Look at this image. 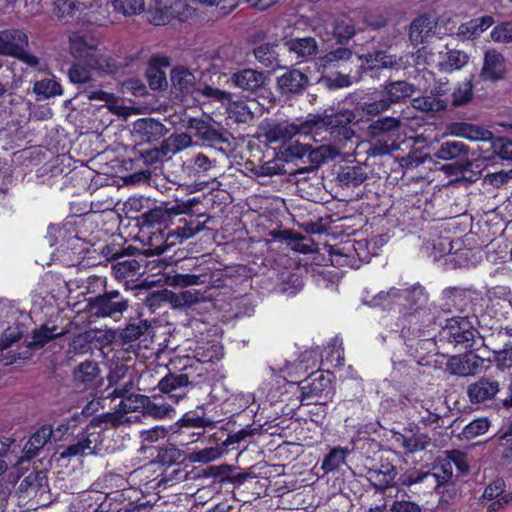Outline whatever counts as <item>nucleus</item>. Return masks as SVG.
<instances>
[{
  "instance_id": "56",
  "label": "nucleus",
  "mask_w": 512,
  "mask_h": 512,
  "mask_svg": "<svg viewBox=\"0 0 512 512\" xmlns=\"http://www.w3.org/2000/svg\"><path fill=\"white\" fill-rule=\"evenodd\" d=\"M361 111L368 116H376L390 109V104L383 98L374 101H365L359 104Z\"/></svg>"
},
{
  "instance_id": "28",
  "label": "nucleus",
  "mask_w": 512,
  "mask_h": 512,
  "mask_svg": "<svg viewBox=\"0 0 512 512\" xmlns=\"http://www.w3.org/2000/svg\"><path fill=\"white\" fill-rule=\"evenodd\" d=\"M450 130L452 134L471 141H487L493 136L489 130L469 123H454Z\"/></svg>"
},
{
  "instance_id": "14",
  "label": "nucleus",
  "mask_w": 512,
  "mask_h": 512,
  "mask_svg": "<svg viewBox=\"0 0 512 512\" xmlns=\"http://www.w3.org/2000/svg\"><path fill=\"white\" fill-rule=\"evenodd\" d=\"M191 382L185 373H168L158 382L159 390L178 403L186 395Z\"/></svg>"
},
{
  "instance_id": "46",
  "label": "nucleus",
  "mask_w": 512,
  "mask_h": 512,
  "mask_svg": "<svg viewBox=\"0 0 512 512\" xmlns=\"http://www.w3.org/2000/svg\"><path fill=\"white\" fill-rule=\"evenodd\" d=\"M88 66L93 68V70H97L105 74H115L119 68L117 62L113 58L100 55L98 52L95 54L92 60H90Z\"/></svg>"
},
{
  "instance_id": "24",
  "label": "nucleus",
  "mask_w": 512,
  "mask_h": 512,
  "mask_svg": "<svg viewBox=\"0 0 512 512\" xmlns=\"http://www.w3.org/2000/svg\"><path fill=\"white\" fill-rule=\"evenodd\" d=\"M53 436L54 432L50 425L41 426L26 442L23 448L24 457L31 459L38 455L39 451L52 439Z\"/></svg>"
},
{
  "instance_id": "26",
  "label": "nucleus",
  "mask_w": 512,
  "mask_h": 512,
  "mask_svg": "<svg viewBox=\"0 0 512 512\" xmlns=\"http://www.w3.org/2000/svg\"><path fill=\"white\" fill-rule=\"evenodd\" d=\"M369 70L394 68L400 65L401 58L386 50H375L363 56Z\"/></svg>"
},
{
  "instance_id": "42",
  "label": "nucleus",
  "mask_w": 512,
  "mask_h": 512,
  "mask_svg": "<svg viewBox=\"0 0 512 512\" xmlns=\"http://www.w3.org/2000/svg\"><path fill=\"white\" fill-rule=\"evenodd\" d=\"M143 414L155 419L172 418L175 415V409L169 403L152 401L148 397Z\"/></svg>"
},
{
  "instance_id": "25",
  "label": "nucleus",
  "mask_w": 512,
  "mask_h": 512,
  "mask_svg": "<svg viewBox=\"0 0 512 512\" xmlns=\"http://www.w3.org/2000/svg\"><path fill=\"white\" fill-rule=\"evenodd\" d=\"M436 22L428 15H421L414 19L410 25L409 38L413 44L423 43L434 34Z\"/></svg>"
},
{
  "instance_id": "44",
  "label": "nucleus",
  "mask_w": 512,
  "mask_h": 512,
  "mask_svg": "<svg viewBox=\"0 0 512 512\" xmlns=\"http://www.w3.org/2000/svg\"><path fill=\"white\" fill-rule=\"evenodd\" d=\"M222 105H226L229 115L231 118H235V120L239 123H248L253 119V113L250 107L242 102H233L232 94L230 93V101L226 103H221Z\"/></svg>"
},
{
  "instance_id": "20",
  "label": "nucleus",
  "mask_w": 512,
  "mask_h": 512,
  "mask_svg": "<svg viewBox=\"0 0 512 512\" xmlns=\"http://www.w3.org/2000/svg\"><path fill=\"white\" fill-rule=\"evenodd\" d=\"M309 85L306 74L297 69H291L277 78V86L282 94L292 95L302 93Z\"/></svg>"
},
{
  "instance_id": "59",
  "label": "nucleus",
  "mask_w": 512,
  "mask_h": 512,
  "mask_svg": "<svg viewBox=\"0 0 512 512\" xmlns=\"http://www.w3.org/2000/svg\"><path fill=\"white\" fill-rule=\"evenodd\" d=\"M491 38L498 43L512 42V21L502 22L491 31Z\"/></svg>"
},
{
  "instance_id": "1",
  "label": "nucleus",
  "mask_w": 512,
  "mask_h": 512,
  "mask_svg": "<svg viewBox=\"0 0 512 512\" xmlns=\"http://www.w3.org/2000/svg\"><path fill=\"white\" fill-rule=\"evenodd\" d=\"M355 120L351 110L337 113L309 114L302 121V132L305 136H312L315 141H334L338 144L351 140L354 131L349 124Z\"/></svg>"
},
{
  "instance_id": "63",
  "label": "nucleus",
  "mask_w": 512,
  "mask_h": 512,
  "mask_svg": "<svg viewBox=\"0 0 512 512\" xmlns=\"http://www.w3.org/2000/svg\"><path fill=\"white\" fill-rule=\"evenodd\" d=\"M451 461L452 467L455 466L459 474L467 473L469 470V464L467 461V455L459 450H452L447 452L446 455Z\"/></svg>"
},
{
  "instance_id": "39",
  "label": "nucleus",
  "mask_w": 512,
  "mask_h": 512,
  "mask_svg": "<svg viewBox=\"0 0 512 512\" xmlns=\"http://www.w3.org/2000/svg\"><path fill=\"white\" fill-rule=\"evenodd\" d=\"M53 13L63 22H70L74 19L79 9L78 0H53Z\"/></svg>"
},
{
  "instance_id": "9",
  "label": "nucleus",
  "mask_w": 512,
  "mask_h": 512,
  "mask_svg": "<svg viewBox=\"0 0 512 512\" xmlns=\"http://www.w3.org/2000/svg\"><path fill=\"white\" fill-rule=\"evenodd\" d=\"M102 447L103 436L101 432L87 429L78 434L74 442L60 451L59 455L62 459L100 455Z\"/></svg>"
},
{
  "instance_id": "23",
  "label": "nucleus",
  "mask_w": 512,
  "mask_h": 512,
  "mask_svg": "<svg viewBox=\"0 0 512 512\" xmlns=\"http://www.w3.org/2000/svg\"><path fill=\"white\" fill-rule=\"evenodd\" d=\"M290 53H294L300 61H308L318 51V44L312 37L293 38L285 42Z\"/></svg>"
},
{
  "instance_id": "36",
  "label": "nucleus",
  "mask_w": 512,
  "mask_h": 512,
  "mask_svg": "<svg viewBox=\"0 0 512 512\" xmlns=\"http://www.w3.org/2000/svg\"><path fill=\"white\" fill-rule=\"evenodd\" d=\"M412 105L420 111L436 113L444 111L447 107V102L437 95L430 94L414 98Z\"/></svg>"
},
{
  "instance_id": "53",
  "label": "nucleus",
  "mask_w": 512,
  "mask_h": 512,
  "mask_svg": "<svg viewBox=\"0 0 512 512\" xmlns=\"http://www.w3.org/2000/svg\"><path fill=\"white\" fill-rule=\"evenodd\" d=\"M33 89L36 94L43 95L45 98L62 94V87L60 83L53 79H43L37 81Z\"/></svg>"
},
{
  "instance_id": "12",
  "label": "nucleus",
  "mask_w": 512,
  "mask_h": 512,
  "mask_svg": "<svg viewBox=\"0 0 512 512\" xmlns=\"http://www.w3.org/2000/svg\"><path fill=\"white\" fill-rule=\"evenodd\" d=\"M451 461L446 456L439 461V464L434 467V472L417 473L415 477L409 476L402 480V484L411 485L413 483L428 482L430 484H437V487L447 483L453 475Z\"/></svg>"
},
{
  "instance_id": "15",
  "label": "nucleus",
  "mask_w": 512,
  "mask_h": 512,
  "mask_svg": "<svg viewBox=\"0 0 512 512\" xmlns=\"http://www.w3.org/2000/svg\"><path fill=\"white\" fill-rule=\"evenodd\" d=\"M499 391V382L489 377H481L467 387V395L472 404L491 401Z\"/></svg>"
},
{
  "instance_id": "48",
  "label": "nucleus",
  "mask_w": 512,
  "mask_h": 512,
  "mask_svg": "<svg viewBox=\"0 0 512 512\" xmlns=\"http://www.w3.org/2000/svg\"><path fill=\"white\" fill-rule=\"evenodd\" d=\"M146 403H148V396L141 394H130L120 401L119 410L123 413H131L142 411L144 413Z\"/></svg>"
},
{
  "instance_id": "31",
  "label": "nucleus",
  "mask_w": 512,
  "mask_h": 512,
  "mask_svg": "<svg viewBox=\"0 0 512 512\" xmlns=\"http://www.w3.org/2000/svg\"><path fill=\"white\" fill-rule=\"evenodd\" d=\"M397 474L395 466L390 463H381L379 469L371 473V479H374L377 490L384 491L394 486Z\"/></svg>"
},
{
  "instance_id": "33",
  "label": "nucleus",
  "mask_w": 512,
  "mask_h": 512,
  "mask_svg": "<svg viewBox=\"0 0 512 512\" xmlns=\"http://www.w3.org/2000/svg\"><path fill=\"white\" fill-rule=\"evenodd\" d=\"M404 299L408 302L409 309L412 313H419L420 311L425 312V308L428 304V294L422 286L417 285L405 289Z\"/></svg>"
},
{
  "instance_id": "19",
  "label": "nucleus",
  "mask_w": 512,
  "mask_h": 512,
  "mask_svg": "<svg viewBox=\"0 0 512 512\" xmlns=\"http://www.w3.org/2000/svg\"><path fill=\"white\" fill-rule=\"evenodd\" d=\"M229 81L243 91L256 92L263 87L266 76L261 71L247 68L233 73Z\"/></svg>"
},
{
  "instance_id": "13",
  "label": "nucleus",
  "mask_w": 512,
  "mask_h": 512,
  "mask_svg": "<svg viewBox=\"0 0 512 512\" xmlns=\"http://www.w3.org/2000/svg\"><path fill=\"white\" fill-rule=\"evenodd\" d=\"M168 132L160 121L153 118H142L133 124V136L139 143L155 142Z\"/></svg>"
},
{
  "instance_id": "2",
  "label": "nucleus",
  "mask_w": 512,
  "mask_h": 512,
  "mask_svg": "<svg viewBox=\"0 0 512 512\" xmlns=\"http://www.w3.org/2000/svg\"><path fill=\"white\" fill-rule=\"evenodd\" d=\"M402 127L400 118L381 117L367 127V135L373 141L369 155L384 156L400 148L399 136Z\"/></svg>"
},
{
  "instance_id": "37",
  "label": "nucleus",
  "mask_w": 512,
  "mask_h": 512,
  "mask_svg": "<svg viewBox=\"0 0 512 512\" xmlns=\"http://www.w3.org/2000/svg\"><path fill=\"white\" fill-rule=\"evenodd\" d=\"M310 150L309 144H302L299 141H290L283 143L280 147V153L286 162H294L308 156Z\"/></svg>"
},
{
  "instance_id": "49",
  "label": "nucleus",
  "mask_w": 512,
  "mask_h": 512,
  "mask_svg": "<svg viewBox=\"0 0 512 512\" xmlns=\"http://www.w3.org/2000/svg\"><path fill=\"white\" fill-rule=\"evenodd\" d=\"M47 477L43 471L30 473L20 483V492H28L29 490L35 493L46 485Z\"/></svg>"
},
{
  "instance_id": "41",
  "label": "nucleus",
  "mask_w": 512,
  "mask_h": 512,
  "mask_svg": "<svg viewBox=\"0 0 512 512\" xmlns=\"http://www.w3.org/2000/svg\"><path fill=\"white\" fill-rule=\"evenodd\" d=\"M353 53L351 49L347 47H338L320 58V65L323 68L338 67L342 63L349 61Z\"/></svg>"
},
{
  "instance_id": "58",
  "label": "nucleus",
  "mask_w": 512,
  "mask_h": 512,
  "mask_svg": "<svg viewBox=\"0 0 512 512\" xmlns=\"http://www.w3.org/2000/svg\"><path fill=\"white\" fill-rule=\"evenodd\" d=\"M471 80H466L459 84L452 94V104L454 106H462L467 104L472 98Z\"/></svg>"
},
{
  "instance_id": "35",
  "label": "nucleus",
  "mask_w": 512,
  "mask_h": 512,
  "mask_svg": "<svg viewBox=\"0 0 512 512\" xmlns=\"http://www.w3.org/2000/svg\"><path fill=\"white\" fill-rule=\"evenodd\" d=\"M150 328L147 320H137L128 323L118 332V338L125 344L138 340Z\"/></svg>"
},
{
  "instance_id": "57",
  "label": "nucleus",
  "mask_w": 512,
  "mask_h": 512,
  "mask_svg": "<svg viewBox=\"0 0 512 512\" xmlns=\"http://www.w3.org/2000/svg\"><path fill=\"white\" fill-rule=\"evenodd\" d=\"M344 462L345 451L343 449L334 448L323 460L321 468L325 472L334 471L338 469Z\"/></svg>"
},
{
  "instance_id": "52",
  "label": "nucleus",
  "mask_w": 512,
  "mask_h": 512,
  "mask_svg": "<svg viewBox=\"0 0 512 512\" xmlns=\"http://www.w3.org/2000/svg\"><path fill=\"white\" fill-rule=\"evenodd\" d=\"M498 455L506 462L512 461V423L498 438Z\"/></svg>"
},
{
  "instance_id": "8",
  "label": "nucleus",
  "mask_w": 512,
  "mask_h": 512,
  "mask_svg": "<svg viewBox=\"0 0 512 512\" xmlns=\"http://www.w3.org/2000/svg\"><path fill=\"white\" fill-rule=\"evenodd\" d=\"M198 203L199 201L196 198L188 200L177 199L173 203H164L143 214V225L151 228H154L156 225H163L166 228L174 217L190 213Z\"/></svg>"
},
{
  "instance_id": "18",
  "label": "nucleus",
  "mask_w": 512,
  "mask_h": 512,
  "mask_svg": "<svg viewBox=\"0 0 512 512\" xmlns=\"http://www.w3.org/2000/svg\"><path fill=\"white\" fill-rule=\"evenodd\" d=\"M436 67L445 73L462 69L469 62L466 52L458 49H449L447 46L437 52Z\"/></svg>"
},
{
  "instance_id": "32",
  "label": "nucleus",
  "mask_w": 512,
  "mask_h": 512,
  "mask_svg": "<svg viewBox=\"0 0 512 512\" xmlns=\"http://www.w3.org/2000/svg\"><path fill=\"white\" fill-rule=\"evenodd\" d=\"M366 178L367 174L360 166L341 167L337 175L340 184L345 187H357L361 185Z\"/></svg>"
},
{
  "instance_id": "4",
  "label": "nucleus",
  "mask_w": 512,
  "mask_h": 512,
  "mask_svg": "<svg viewBox=\"0 0 512 512\" xmlns=\"http://www.w3.org/2000/svg\"><path fill=\"white\" fill-rule=\"evenodd\" d=\"M173 87L182 94L192 95L195 99L203 96L213 101L226 103L230 101V93L196 81L195 75L185 67H175L171 71Z\"/></svg>"
},
{
  "instance_id": "17",
  "label": "nucleus",
  "mask_w": 512,
  "mask_h": 512,
  "mask_svg": "<svg viewBox=\"0 0 512 512\" xmlns=\"http://www.w3.org/2000/svg\"><path fill=\"white\" fill-rule=\"evenodd\" d=\"M70 52L76 60L83 61L86 65L92 60L97 51V40L94 38L73 33L69 37Z\"/></svg>"
},
{
  "instance_id": "22",
  "label": "nucleus",
  "mask_w": 512,
  "mask_h": 512,
  "mask_svg": "<svg viewBox=\"0 0 512 512\" xmlns=\"http://www.w3.org/2000/svg\"><path fill=\"white\" fill-rule=\"evenodd\" d=\"M415 92V85L404 80L388 82L385 84L383 89V95L389 102L390 106L404 102Z\"/></svg>"
},
{
  "instance_id": "40",
  "label": "nucleus",
  "mask_w": 512,
  "mask_h": 512,
  "mask_svg": "<svg viewBox=\"0 0 512 512\" xmlns=\"http://www.w3.org/2000/svg\"><path fill=\"white\" fill-rule=\"evenodd\" d=\"M66 332L64 330L57 331V327H48L46 325H42L39 329H35L32 333V340L29 342V346H33L36 348L43 347L49 341L64 335Z\"/></svg>"
},
{
  "instance_id": "30",
  "label": "nucleus",
  "mask_w": 512,
  "mask_h": 512,
  "mask_svg": "<svg viewBox=\"0 0 512 512\" xmlns=\"http://www.w3.org/2000/svg\"><path fill=\"white\" fill-rule=\"evenodd\" d=\"M332 33L341 44L348 42L355 35L354 21L346 14H339L331 23Z\"/></svg>"
},
{
  "instance_id": "54",
  "label": "nucleus",
  "mask_w": 512,
  "mask_h": 512,
  "mask_svg": "<svg viewBox=\"0 0 512 512\" xmlns=\"http://www.w3.org/2000/svg\"><path fill=\"white\" fill-rule=\"evenodd\" d=\"M484 347H486L495 354V361L499 365L505 368L512 367V345L506 344L502 349L497 350L492 345V339H488L486 344H484Z\"/></svg>"
},
{
  "instance_id": "21",
  "label": "nucleus",
  "mask_w": 512,
  "mask_h": 512,
  "mask_svg": "<svg viewBox=\"0 0 512 512\" xmlns=\"http://www.w3.org/2000/svg\"><path fill=\"white\" fill-rule=\"evenodd\" d=\"M506 71L505 59L496 50H489L484 55V64L480 73L483 80L497 81L504 77Z\"/></svg>"
},
{
  "instance_id": "11",
  "label": "nucleus",
  "mask_w": 512,
  "mask_h": 512,
  "mask_svg": "<svg viewBox=\"0 0 512 512\" xmlns=\"http://www.w3.org/2000/svg\"><path fill=\"white\" fill-rule=\"evenodd\" d=\"M181 122L183 127L194 132L195 137L202 141L203 145L214 146L228 141L226 133L201 118L187 117Z\"/></svg>"
},
{
  "instance_id": "50",
  "label": "nucleus",
  "mask_w": 512,
  "mask_h": 512,
  "mask_svg": "<svg viewBox=\"0 0 512 512\" xmlns=\"http://www.w3.org/2000/svg\"><path fill=\"white\" fill-rule=\"evenodd\" d=\"M91 70L83 61L77 60L69 69L68 77L72 83L83 84L91 79Z\"/></svg>"
},
{
  "instance_id": "60",
  "label": "nucleus",
  "mask_w": 512,
  "mask_h": 512,
  "mask_svg": "<svg viewBox=\"0 0 512 512\" xmlns=\"http://www.w3.org/2000/svg\"><path fill=\"white\" fill-rule=\"evenodd\" d=\"M223 451L220 447H208L191 454L193 462L209 463L221 457Z\"/></svg>"
},
{
  "instance_id": "38",
  "label": "nucleus",
  "mask_w": 512,
  "mask_h": 512,
  "mask_svg": "<svg viewBox=\"0 0 512 512\" xmlns=\"http://www.w3.org/2000/svg\"><path fill=\"white\" fill-rule=\"evenodd\" d=\"M163 143L170 158H172L173 155L193 146L192 137L186 133H173L166 138Z\"/></svg>"
},
{
  "instance_id": "47",
  "label": "nucleus",
  "mask_w": 512,
  "mask_h": 512,
  "mask_svg": "<svg viewBox=\"0 0 512 512\" xmlns=\"http://www.w3.org/2000/svg\"><path fill=\"white\" fill-rule=\"evenodd\" d=\"M138 158L141 159L145 165H154L158 162H164L171 159L163 142L159 147L139 151Z\"/></svg>"
},
{
  "instance_id": "51",
  "label": "nucleus",
  "mask_w": 512,
  "mask_h": 512,
  "mask_svg": "<svg viewBox=\"0 0 512 512\" xmlns=\"http://www.w3.org/2000/svg\"><path fill=\"white\" fill-rule=\"evenodd\" d=\"M113 8L125 16H134L144 10V0H112Z\"/></svg>"
},
{
  "instance_id": "6",
  "label": "nucleus",
  "mask_w": 512,
  "mask_h": 512,
  "mask_svg": "<svg viewBox=\"0 0 512 512\" xmlns=\"http://www.w3.org/2000/svg\"><path fill=\"white\" fill-rule=\"evenodd\" d=\"M182 221L184 222L183 226L177 227L173 232H168L165 237L160 227L157 228V231L152 232L149 238V246L154 254L161 255L177 242L181 243L192 238L205 229V224L198 220Z\"/></svg>"
},
{
  "instance_id": "43",
  "label": "nucleus",
  "mask_w": 512,
  "mask_h": 512,
  "mask_svg": "<svg viewBox=\"0 0 512 512\" xmlns=\"http://www.w3.org/2000/svg\"><path fill=\"white\" fill-rule=\"evenodd\" d=\"M7 45L11 46L10 56H14L22 49H26L28 46V36L20 29H7L4 30Z\"/></svg>"
},
{
  "instance_id": "64",
  "label": "nucleus",
  "mask_w": 512,
  "mask_h": 512,
  "mask_svg": "<svg viewBox=\"0 0 512 512\" xmlns=\"http://www.w3.org/2000/svg\"><path fill=\"white\" fill-rule=\"evenodd\" d=\"M493 148L500 158L505 160L512 159V141L499 138L493 143Z\"/></svg>"
},
{
  "instance_id": "62",
  "label": "nucleus",
  "mask_w": 512,
  "mask_h": 512,
  "mask_svg": "<svg viewBox=\"0 0 512 512\" xmlns=\"http://www.w3.org/2000/svg\"><path fill=\"white\" fill-rule=\"evenodd\" d=\"M187 164L188 169H190V172L194 175H199L200 173L206 172L211 168L210 159L201 153L188 161Z\"/></svg>"
},
{
  "instance_id": "7",
  "label": "nucleus",
  "mask_w": 512,
  "mask_h": 512,
  "mask_svg": "<svg viewBox=\"0 0 512 512\" xmlns=\"http://www.w3.org/2000/svg\"><path fill=\"white\" fill-rule=\"evenodd\" d=\"M434 157L443 161H453L443 167L444 171H453L454 174H462L470 170L472 159L470 148L461 141H445L434 152Z\"/></svg>"
},
{
  "instance_id": "3",
  "label": "nucleus",
  "mask_w": 512,
  "mask_h": 512,
  "mask_svg": "<svg viewBox=\"0 0 512 512\" xmlns=\"http://www.w3.org/2000/svg\"><path fill=\"white\" fill-rule=\"evenodd\" d=\"M476 323H478V317L475 314L453 317L447 320L446 326L442 329V337L454 346L464 349L472 348L477 343V339L484 346L487 342L485 339H494V335L482 337L474 327Z\"/></svg>"
},
{
  "instance_id": "10",
  "label": "nucleus",
  "mask_w": 512,
  "mask_h": 512,
  "mask_svg": "<svg viewBox=\"0 0 512 512\" xmlns=\"http://www.w3.org/2000/svg\"><path fill=\"white\" fill-rule=\"evenodd\" d=\"M101 369L94 360L87 359L73 369L72 384L79 392L94 390L100 380Z\"/></svg>"
},
{
  "instance_id": "61",
  "label": "nucleus",
  "mask_w": 512,
  "mask_h": 512,
  "mask_svg": "<svg viewBox=\"0 0 512 512\" xmlns=\"http://www.w3.org/2000/svg\"><path fill=\"white\" fill-rule=\"evenodd\" d=\"M90 350L89 342L87 341V337L84 335H77L74 337L73 341L69 344V348L67 351L68 360H73V355L76 354H85Z\"/></svg>"
},
{
  "instance_id": "29",
  "label": "nucleus",
  "mask_w": 512,
  "mask_h": 512,
  "mask_svg": "<svg viewBox=\"0 0 512 512\" xmlns=\"http://www.w3.org/2000/svg\"><path fill=\"white\" fill-rule=\"evenodd\" d=\"M302 122L299 124L295 123H289L287 121L280 122L275 125H273L268 133L267 136L270 141H282L283 143L293 141L292 138L298 134L303 135L302 132Z\"/></svg>"
},
{
  "instance_id": "55",
  "label": "nucleus",
  "mask_w": 512,
  "mask_h": 512,
  "mask_svg": "<svg viewBox=\"0 0 512 512\" xmlns=\"http://www.w3.org/2000/svg\"><path fill=\"white\" fill-rule=\"evenodd\" d=\"M490 427V422L487 418H478L467 424L463 431L462 435L466 439H473L480 435L485 434Z\"/></svg>"
},
{
  "instance_id": "34",
  "label": "nucleus",
  "mask_w": 512,
  "mask_h": 512,
  "mask_svg": "<svg viewBox=\"0 0 512 512\" xmlns=\"http://www.w3.org/2000/svg\"><path fill=\"white\" fill-rule=\"evenodd\" d=\"M342 146H336L332 144L320 145L315 149H311L308 152L307 158L310 163L314 166H319L328 160H332L340 155V149Z\"/></svg>"
},
{
  "instance_id": "45",
  "label": "nucleus",
  "mask_w": 512,
  "mask_h": 512,
  "mask_svg": "<svg viewBox=\"0 0 512 512\" xmlns=\"http://www.w3.org/2000/svg\"><path fill=\"white\" fill-rule=\"evenodd\" d=\"M190 2L191 0H175L169 6V14L171 18L177 19L184 22L193 17L196 8L193 7Z\"/></svg>"
},
{
  "instance_id": "5",
  "label": "nucleus",
  "mask_w": 512,
  "mask_h": 512,
  "mask_svg": "<svg viewBox=\"0 0 512 512\" xmlns=\"http://www.w3.org/2000/svg\"><path fill=\"white\" fill-rule=\"evenodd\" d=\"M130 307V299L118 290L105 291L88 299L87 309L92 318L118 321Z\"/></svg>"
},
{
  "instance_id": "27",
  "label": "nucleus",
  "mask_w": 512,
  "mask_h": 512,
  "mask_svg": "<svg viewBox=\"0 0 512 512\" xmlns=\"http://www.w3.org/2000/svg\"><path fill=\"white\" fill-rule=\"evenodd\" d=\"M112 260L115 261L112 264V273L116 279H127L139 274L141 264L138 260L120 254L113 255Z\"/></svg>"
},
{
  "instance_id": "16",
  "label": "nucleus",
  "mask_w": 512,
  "mask_h": 512,
  "mask_svg": "<svg viewBox=\"0 0 512 512\" xmlns=\"http://www.w3.org/2000/svg\"><path fill=\"white\" fill-rule=\"evenodd\" d=\"M484 359L472 352L460 356H453L447 363V369L451 374L458 376L475 375L483 365Z\"/></svg>"
}]
</instances>
